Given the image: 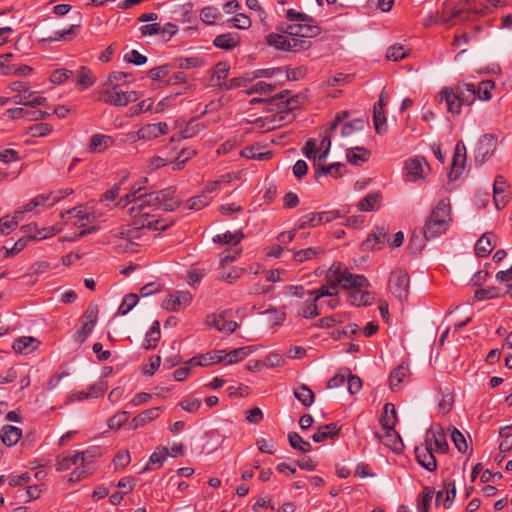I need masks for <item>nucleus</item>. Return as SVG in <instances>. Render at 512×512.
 Segmentation results:
<instances>
[{
    "label": "nucleus",
    "instance_id": "nucleus-1",
    "mask_svg": "<svg viewBox=\"0 0 512 512\" xmlns=\"http://www.w3.org/2000/svg\"><path fill=\"white\" fill-rule=\"evenodd\" d=\"M287 22L276 25V32L265 36V42L275 50L289 53H299L308 50L312 43L305 38H313L321 33V28L315 24L310 15L287 9L284 13Z\"/></svg>",
    "mask_w": 512,
    "mask_h": 512
},
{
    "label": "nucleus",
    "instance_id": "nucleus-2",
    "mask_svg": "<svg viewBox=\"0 0 512 512\" xmlns=\"http://www.w3.org/2000/svg\"><path fill=\"white\" fill-rule=\"evenodd\" d=\"M326 284L321 285L318 289L307 291V295H313L315 299L320 300L322 297H333L338 295V288H351L363 285L366 277L363 275H354L343 267L340 262H334L326 273Z\"/></svg>",
    "mask_w": 512,
    "mask_h": 512
},
{
    "label": "nucleus",
    "instance_id": "nucleus-3",
    "mask_svg": "<svg viewBox=\"0 0 512 512\" xmlns=\"http://www.w3.org/2000/svg\"><path fill=\"white\" fill-rule=\"evenodd\" d=\"M175 188L168 187L149 193L141 192V203L130 208V215L141 212L147 207L162 208L164 211H174L181 205V198L175 194Z\"/></svg>",
    "mask_w": 512,
    "mask_h": 512
},
{
    "label": "nucleus",
    "instance_id": "nucleus-4",
    "mask_svg": "<svg viewBox=\"0 0 512 512\" xmlns=\"http://www.w3.org/2000/svg\"><path fill=\"white\" fill-rule=\"evenodd\" d=\"M451 217L449 199L444 198L438 202L425 221L422 230L426 240H432L447 232Z\"/></svg>",
    "mask_w": 512,
    "mask_h": 512
},
{
    "label": "nucleus",
    "instance_id": "nucleus-5",
    "mask_svg": "<svg viewBox=\"0 0 512 512\" xmlns=\"http://www.w3.org/2000/svg\"><path fill=\"white\" fill-rule=\"evenodd\" d=\"M388 287L391 293L399 300L407 299L410 287V277L406 270L396 269L389 277Z\"/></svg>",
    "mask_w": 512,
    "mask_h": 512
},
{
    "label": "nucleus",
    "instance_id": "nucleus-6",
    "mask_svg": "<svg viewBox=\"0 0 512 512\" xmlns=\"http://www.w3.org/2000/svg\"><path fill=\"white\" fill-rule=\"evenodd\" d=\"M103 95L105 103L116 107L126 106L141 97V93L138 91L123 92L119 90V84L113 85L111 90H106Z\"/></svg>",
    "mask_w": 512,
    "mask_h": 512
},
{
    "label": "nucleus",
    "instance_id": "nucleus-7",
    "mask_svg": "<svg viewBox=\"0 0 512 512\" xmlns=\"http://www.w3.org/2000/svg\"><path fill=\"white\" fill-rule=\"evenodd\" d=\"M66 215H71L77 218L75 221V226L78 228H83L77 235L76 238L84 237L92 232L97 230L95 225H90L86 227L87 223H92L95 219L94 215L88 213L83 206L74 207L70 210H67L65 213H61V218H64Z\"/></svg>",
    "mask_w": 512,
    "mask_h": 512
},
{
    "label": "nucleus",
    "instance_id": "nucleus-8",
    "mask_svg": "<svg viewBox=\"0 0 512 512\" xmlns=\"http://www.w3.org/2000/svg\"><path fill=\"white\" fill-rule=\"evenodd\" d=\"M131 217L133 219L132 225H134L136 229L148 228L154 231H165L174 224L173 221L168 222L164 219L150 220L151 215L144 210L141 212H135V215H131Z\"/></svg>",
    "mask_w": 512,
    "mask_h": 512
},
{
    "label": "nucleus",
    "instance_id": "nucleus-9",
    "mask_svg": "<svg viewBox=\"0 0 512 512\" xmlns=\"http://www.w3.org/2000/svg\"><path fill=\"white\" fill-rule=\"evenodd\" d=\"M425 445L427 447L435 446V452L445 454L449 450L446 434L440 424L432 425L426 432Z\"/></svg>",
    "mask_w": 512,
    "mask_h": 512
},
{
    "label": "nucleus",
    "instance_id": "nucleus-10",
    "mask_svg": "<svg viewBox=\"0 0 512 512\" xmlns=\"http://www.w3.org/2000/svg\"><path fill=\"white\" fill-rule=\"evenodd\" d=\"M467 10L468 9H466V5L461 1L456 3L453 7H449L445 2L443 4L440 23L447 26H453L457 20H468L471 14H467Z\"/></svg>",
    "mask_w": 512,
    "mask_h": 512
},
{
    "label": "nucleus",
    "instance_id": "nucleus-11",
    "mask_svg": "<svg viewBox=\"0 0 512 512\" xmlns=\"http://www.w3.org/2000/svg\"><path fill=\"white\" fill-rule=\"evenodd\" d=\"M497 145V137L493 134H484L478 141L475 150V161L477 163H484L495 152Z\"/></svg>",
    "mask_w": 512,
    "mask_h": 512
},
{
    "label": "nucleus",
    "instance_id": "nucleus-12",
    "mask_svg": "<svg viewBox=\"0 0 512 512\" xmlns=\"http://www.w3.org/2000/svg\"><path fill=\"white\" fill-rule=\"evenodd\" d=\"M440 101H445L447 111L452 114H459L461 106L464 105V91L457 89L454 91L452 88H443L439 93Z\"/></svg>",
    "mask_w": 512,
    "mask_h": 512
},
{
    "label": "nucleus",
    "instance_id": "nucleus-13",
    "mask_svg": "<svg viewBox=\"0 0 512 512\" xmlns=\"http://www.w3.org/2000/svg\"><path fill=\"white\" fill-rule=\"evenodd\" d=\"M207 323L218 331L227 333H233L238 327L237 322L232 320V312L229 310L209 315Z\"/></svg>",
    "mask_w": 512,
    "mask_h": 512
},
{
    "label": "nucleus",
    "instance_id": "nucleus-14",
    "mask_svg": "<svg viewBox=\"0 0 512 512\" xmlns=\"http://www.w3.org/2000/svg\"><path fill=\"white\" fill-rule=\"evenodd\" d=\"M466 162V147L463 141H458L453 155V160L451 164V170L449 172V179L456 180L464 169V165Z\"/></svg>",
    "mask_w": 512,
    "mask_h": 512
},
{
    "label": "nucleus",
    "instance_id": "nucleus-15",
    "mask_svg": "<svg viewBox=\"0 0 512 512\" xmlns=\"http://www.w3.org/2000/svg\"><path fill=\"white\" fill-rule=\"evenodd\" d=\"M192 301V295L186 291H178L168 295L162 302V307L168 311H179Z\"/></svg>",
    "mask_w": 512,
    "mask_h": 512
},
{
    "label": "nucleus",
    "instance_id": "nucleus-16",
    "mask_svg": "<svg viewBox=\"0 0 512 512\" xmlns=\"http://www.w3.org/2000/svg\"><path fill=\"white\" fill-rule=\"evenodd\" d=\"M415 457L419 465L426 470L433 472L437 469V461L432 447H415Z\"/></svg>",
    "mask_w": 512,
    "mask_h": 512
},
{
    "label": "nucleus",
    "instance_id": "nucleus-17",
    "mask_svg": "<svg viewBox=\"0 0 512 512\" xmlns=\"http://www.w3.org/2000/svg\"><path fill=\"white\" fill-rule=\"evenodd\" d=\"M314 177L318 180L323 175H330L333 178L341 177L344 174L345 164L335 162L329 165H322L321 162L314 161Z\"/></svg>",
    "mask_w": 512,
    "mask_h": 512
},
{
    "label": "nucleus",
    "instance_id": "nucleus-18",
    "mask_svg": "<svg viewBox=\"0 0 512 512\" xmlns=\"http://www.w3.org/2000/svg\"><path fill=\"white\" fill-rule=\"evenodd\" d=\"M309 298L303 302L297 312L298 317L310 319L315 318L321 314L322 303L315 299L313 295H308Z\"/></svg>",
    "mask_w": 512,
    "mask_h": 512
},
{
    "label": "nucleus",
    "instance_id": "nucleus-19",
    "mask_svg": "<svg viewBox=\"0 0 512 512\" xmlns=\"http://www.w3.org/2000/svg\"><path fill=\"white\" fill-rule=\"evenodd\" d=\"M494 234L492 232H485L477 240L474 252L479 258L487 257L495 248L496 243L493 242Z\"/></svg>",
    "mask_w": 512,
    "mask_h": 512
},
{
    "label": "nucleus",
    "instance_id": "nucleus-20",
    "mask_svg": "<svg viewBox=\"0 0 512 512\" xmlns=\"http://www.w3.org/2000/svg\"><path fill=\"white\" fill-rule=\"evenodd\" d=\"M162 409V407H153L139 413L128 423V429L135 430L158 418Z\"/></svg>",
    "mask_w": 512,
    "mask_h": 512
},
{
    "label": "nucleus",
    "instance_id": "nucleus-21",
    "mask_svg": "<svg viewBox=\"0 0 512 512\" xmlns=\"http://www.w3.org/2000/svg\"><path fill=\"white\" fill-rule=\"evenodd\" d=\"M368 286V280L361 286L355 285V287L344 288L349 291V301L353 305L366 306L370 304L371 297L368 292L363 291L364 287Z\"/></svg>",
    "mask_w": 512,
    "mask_h": 512
},
{
    "label": "nucleus",
    "instance_id": "nucleus-22",
    "mask_svg": "<svg viewBox=\"0 0 512 512\" xmlns=\"http://www.w3.org/2000/svg\"><path fill=\"white\" fill-rule=\"evenodd\" d=\"M341 427L337 423H328L321 425L312 435V440L316 443L323 442L327 439H335L340 434Z\"/></svg>",
    "mask_w": 512,
    "mask_h": 512
},
{
    "label": "nucleus",
    "instance_id": "nucleus-23",
    "mask_svg": "<svg viewBox=\"0 0 512 512\" xmlns=\"http://www.w3.org/2000/svg\"><path fill=\"white\" fill-rule=\"evenodd\" d=\"M88 451L76 452L72 456L57 457V471L64 472L73 466L82 465L87 459Z\"/></svg>",
    "mask_w": 512,
    "mask_h": 512
},
{
    "label": "nucleus",
    "instance_id": "nucleus-24",
    "mask_svg": "<svg viewBox=\"0 0 512 512\" xmlns=\"http://www.w3.org/2000/svg\"><path fill=\"white\" fill-rule=\"evenodd\" d=\"M379 422L382 428L387 431V434L391 431L395 432L394 428L397 422V413L394 404L388 402L384 405Z\"/></svg>",
    "mask_w": 512,
    "mask_h": 512
},
{
    "label": "nucleus",
    "instance_id": "nucleus-25",
    "mask_svg": "<svg viewBox=\"0 0 512 512\" xmlns=\"http://www.w3.org/2000/svg\"><path fill=\"white\" fill-rule=\"evenodd\" d=\"M113 137L103 134H94L88 146V151L91 153H101L108 147L114 145Z\"/></svg>",
    "mask_w": 512,
    "mask_h": 512
},
{
    "label": "nucleus",
    "instance_id": "nucleus-26",
    "mask_svg": "<svg viewBox=\"0 0 512 512\" xmlns=\"http://www.w3.org/2000/svg\"><path fill=\"white\" fill-rule=\"evenodd\" d=\"M406 167L408 174L415 181L424 177V171L426 168H428V163L423 157H415L408 161Z\"/></svg>",
    "mask_w": 512,
    "mask_h": 512
},
{
    "label": "nucleus",
    "instance_id": "nucleus-27",
    "mask_svg": "<svg viewBox=\"0 0 512 512\" xmlns=\"http://www.w3.org/2000/svg\"><path fill=\"white\" fill-rule=\"evenodd\" d=\"M0 437L4 445L11 447L21 439L22 430L12 425H5L1 430Z\"/></svg>",
    "mask_w": 512,
    "mask_h": 512
},
{
    "label": "nucleus",
    "instance_id": "nucleus-28",
    "mask_svg": "<svg viewBox=\"0 0 512 512\" xmlns=\"http://www.w3.org/2000/svg\"><path fill=\"white\" fill-rule=\"evenodd\" d=\"M161 332H160V323L159 321L155 320L149 331L145 335V340L143 342L142 347L145 350H152L157 347V344L160 340Z\"/></svg>",
    "mask_w": 512,
    "mask_h": 512
},
{
    "label": "nucleus",
    "instance_id": "nucleus-29",
    "mask_svg": "<svg viewBox=\"0 0 512 512\" xmlns=\"http://www.w3.org/2000/svg\"><path fill=\"white\" fill-rule=\"evenodd\" d=\"M239 43V36L236 34L226 33L216 36L213 44L220 49L231 50Z\"/></svg>",
    "mask_w": 512,
    "mask_h": 512
},
{
    "label": "nucleus",
    "instance_id": "nucleus-30",
    "mask_svg": "<svg viewBox=\"0 0 512 512\" xmlns=\"http://www.w3.org/2000/svg\"><path fill=\"white\" fill-rule=\"evenodd\" d=\"M324 223V213H308L302 216L297 222L298 229H305L307 227H317Z\"/></svg>",
    "mask_w": 512,
    "mask_h": 512
},
{
    "label": "nucleus",
    "instance_id": "nucleus-31",
    "mask_svg": "<svg viewBox=\"0 0 512 512\" xmlns=\"http://www.w3.org/2000/svg\"><path fill=\"white\" fill-rule=\"evenodd\" d=\"M294 396L305 407H310L315 400L314 392L305 384L294 389Z\"/></svg>",
    "mask_w": 512,
    "mask_h": 512
},
{
    "label": "nucleus",
    "instance_id": "nucleus-32",
    "mask_svg": "<svg viewBox=\"0 0 512 512\" xmlns=\"http://www.w3.org/2000/svg\"><path fill=\"white\" fill-rule=\"evenodd\" d=\"M409 375V369L407 366L399 365L393 369L389 375V384L392 390L399 388L403 380Z\"/></svg>",
    "mask_w": 512,
    "mask_h": 512
},
{
    "label": "nucleus",
    "instance_id": "nucleus-33",
    "mask_svg": "<svg viewBox=\"0 0 512 512\" xmlns=\"http://www.w3.org/2000/svg\"><path fill=\"white\" fill-rule=\"evenodd\" d=\"M94 83L95 78L92 71L86 66H81L77 71L76 84L80 86L81 90H84L94 85Z\"/></svg>",
    "mask_w": 512,
    "mask_h": 512
},
{
    "label": "nucleus",
    "instance_id": "nucleus-34",
    "mask_svg": "<svg viewBox=\"0 0 512 512\" xmlns=\"http://www.w3.org/2000/svg\"><path fill=\"white\" fill-rule=\"evenodd\" d=\"M381 195L379 193H370L362 198L358 203V209L360 211H374L379 207Z\"/></svg>",
    "mask_w": 512,
    "mask_h": 512
},
{
    "label": "nucleus",
    "instance_id": "nucleus-35",
    "mask_svg": "<svg viewBox=\"0 0 512 512\" xmlns=\"http://www.w3.org/2000/svg\"><path fill=\"white\" fill-rule=\"evenodd\" d=\"M241 157L254 160H269L272 157L270 151L261 152L259 146H247L240 152Z\"/></svg>",
    "mask_w": 512,
    "mask_h": 512
},
{
    "label": "nucleus",
    "instance_id": "nucleus-36",
    "mask_svg": "<svg viewBox=\"0 0 512 512\" xmlns=\"http://www.w3.org/2000/svg\"><path fill=\"white\" fill-rule=\"evenodd\" d=\"M370 156V151L363 147H355L348 149L346 157L349 163L357 165L360 162H366Z\"/></svg>",
    "mask_w": 512,
    "mask_h": 512
},
{
    "label": "nucleus",
    "instance_id": "nucleus-37",
    "mask_svg": "<svg viewBox=\"0 0 512 512\" xmlns=\"http://www.w3.org/2000/svg\"><path fill=\"white\" fill-rule=\"evenodd\" d=\"M254 350H255L254 346H245V347L233 349L229 352L225 351L224 355L226 356V359H228L227 364H233V363H237V362L243 360Z\"/></svg>",
    "mask_w": 512,
    "mask_h": 512
},
{
    "label": "nucleus",
    "instance_id": "nucleus-38",
    "mask_svg": "<svg viewBox=\"0 0 512 512\" xmlns=\"http://www.w3.org/2000/svg\"><path fill=\"white\" fill-rule=\"evenodd\" d=\"M435 491L432 487L425 486L417 500V509L419 512H429L431 502Z\"/></svg>",
    "mask_w": 512,
    "mask_h": 512
},
{
    "label": "nucleus",
    "instance_id": "nucleus-39",
    "mask_svg": "<svg viewBox=\"0 0 512 512\" xmlns=\"http://www.w3.org/2000/svg\"><path fill=\"white\" fill-rule=\"evenodd\" d=\"M445 498L443 500V507L448 509L451 507L456 496V485L452 479H445L442 483Z\"/></svg>",
    "mask_w": 512,
    "mask_h": 512
},
{
    "label": "nucleus",
    "instance_id": "nucleus-40",
    "mask_svg": "<svg viewBox=\"0 0 512 512\" xmlns=\"http://www.w3.org/2000/svg\"><path fill=\"white\" fill-rule=\"evenodd\" d=\"M144 190V186H133L132 191L119 199L116 203L117 207L125 208L128 204L133 202L141 203V192Z\"/></svg>",
    "mask_w": 512,
    "mask_h": 512
},
{
    "label": "nucleus",
    "instance_id": "nucleus-41",
    "mask_svg": "<svg viewBox=\"0 0 512 512\" xmlns=\"http://www.w3.org/2000/svg\"><path fill=\"white\" fill-rule=\"evenodd\" d=\"M288 441L293 449L307 453L312 450V446L308 441H305L298 433L289 432Z\"/></svg>",
    "mask_w": 512,
    "mask_h": 512
},
{
    "label": "nucleus",
    "instance_id": "nucleus-42",
    "mask_svg": "<svg viewBox=\"0 0 512 512\" xmlns=\"http://www.w3.org/2000/svg\"><path fill=\"white\" fill-rule=\"evenodd\" d=\"M204 65V60L201 57H188L175 59L171 65L178 69H192Z\"/></svg>",
    "mask_w": 512,
    "mask_h": 512
},
{
    "label": "nucleus",
    "instance_id": "nucleus-43",
    "mask_svg": "<svg viewBox=\"0 0 512 512\" xmlns=\"http://www.w3.org/2000/svg\"><path fill=\"white\" fill-rule=\"evenodd\" d=\"M244 238V234L241 230H238L234 233L227 231L223 234H218L213 237V242L217 244H229V243H240V241Z\"/></svg>",
    "mask_w": 512,
    "mask_h": 512
},
{
    "label": "nucleus",
    "instance_id": "nucleus-44",
    "mask_svg": "<svg viewBox=\"0 0 512 512\" xmlns=\"http://www.w3.org/2000/svg\"><path fill=\"white\" fill-rule=\"evenodd\" d=\"M200 18L204 23L212 25L222 18V14L217 7L207 6L201 10Z\"/></svg>",
    "mask_w": 512,
    "mask_h": 512
},
{
    "label": "nucleus",
    "instance_id": "nucleus-45",
    "mask_svg": "<svg viewBox=\"0 0 512 512\" xmlns=\"http://www.w3.org/2000/svg\"><path fill=\"white\" fill-rule=\"evenodd\" d=\"M501 296L500 289L496 286L480 288L474 292V299L477 301L495 299Z\"/></svg>",
    "mask_w": 512,
    "mask_h": 512
},
{
    "label": "nucleus",
    "instance_id": "nucleus-46",
    "mask_svg": "<svg viewBox=\"0 0 512 512\" xmlns=\"http://www.w3.org/2000/svg\"><path fill=\"white\" fill-rule=\"evenodd\" d=\"M425 241H427L424 235L421 233L416 234L415 232L410 236L408 242V250L413 255H418L422 252L425 247Z\"/></svg>",
    "mask_w": 512,
    "mask_h": 512
},
{
    "label": "nucleus",
    "instance_id": "nucleus-47",
    "mask_svg": "<svg viewBox=\"0 0 512 512\" xmlns=\"http://www.w3.org/2000/svg\"><path fill=\"white\" fill-rule=\"evenodd\" d=\"M139 301V297L135 293H129L124 296L122 303L120 304L117 314L118 315H126L129 311H131Z\"/></svg>",
    "mask_w": 512,
    "mask_h": 512
},
{
    "label": "nucleus",
    "instance_id": "nucleus-48",
    "mask_svg": "<svg viewBox=\"0 0 512 512\" xmlns=\"http://www.w3.org/2000/svg\"><path fill=\"white\" fill-rule=\"evenodd\" d=\"M495 88V83L491 80L481 81L476 88V95L484 101L492 98V90Z\"/></svg>",
    "mask_w": 512,
    "mask_h": 512
},
{
    "label": "nucleus",
    "instance_id": "nucleus-49",
    "mask_svg": "<svg viewBox=\"0 0 512 512\" xmlns=\"http://www.w3.org/2000/svg\"><path fill=\"white\" fill-rule=\"evenodd\" d=\"M168 453L169 452L166 447L158 448L155 452L151 454L149 458V463L143 468L141 473L150 470L149 464H157L158 467H161L163 462L166 460Z\"/></svg>",
    "mask_w": 512,
    "mask_h": 512
},
{
    "label": "nucleus",
    "instance_id": "nucleus-50",
    "mask_svg": "<svg viewBox=\"0 0 512 512\" xmlns=\"http://www.w3.org/2000/svg\"><path fill=\"white\" fill-rule=\"evenodd\" d=\"M407 55L408 50L400 44L390 46L386 52V58L394 62L403 60Z\"/></svg>",
    "mask_w": 512,
    "mask_h": 512
},
{
    "label": "nucleus",
    "instance_id": "nucleus-51",
    "mask_svg": "<svg viewBox=\"0 0 512 512\" xmlns=\"http://www.w3.org/2000/svg\"><path fill=\"white\" fill-rule=\"evenodd\" d=\"M322 252V248L309 247L301 249L294 253L293 258L296 262L302 263L306 260L315 258L319 253Z\"/></svg>",
    "mask_w": 512,
    "mask_h": 512
},
{
    "label": "nucleus",
    "instance_id": "nucleus-52",
    "mask_svg": "<svg viewBox=\"0 0 512 512\" xmlns=\"http://www.w3.org/2000/svg\"><path fill=\"white\" fill-rule=\"evenodd\" d=\"M225 350H216L212 352H208L206 354H201V360L203 363V367H207L212 364L220 363L226 359L224 355Z\"/></svg>",
    "mask_w": 512,
    "mask_h": 512
},
{
    "label": "nucleus",
    "instance_id": "nucleus-53",
    "mask_svg": "<svg viewBox=\"0 0 512 512\" xmlns=\"http://www.w3.org/2000/svg\"><path fill=\"white\" fill-rule=\"evenodd\" d=\"M81 25L80 24H73L68 29L65 30H59L55 32V37L48 39V41H61V40H70L74 36L77 35Z\"/></svg>",
    "mask_w": 512,
    "mask_h": 512
},
{
    "label": "nucleus",
    "instance_id": "nucleus-54",
    "mask_svg": "<svg viewBox=\"0 0 512 512\" xmlns=\"http://www.w3.org/2000/svg\"><path fill=\"white\" fill-rule=\"evenodd\" d=\"M386 116L384 111L373 110V122L375 131L379 135H383L387 131Z\"/></svg>",
    "mask_w": 512,
    "mask_h": 512
},
{
    "label": "nucleus",
    "instance_id": "nucleus-55",
    "mask_svg": "<svg viewBox=\"0 0 512 512\" xmlns=\"http://www.w3.org/2000/svg\"><path fill=\"white\" fill-rule=\"evenodd\" d=\"M211 197L206 195L205 193L191 197L188 200V209L190 210H200L206 207L211 202Z\"/></svg>",
    "mask_w": 512,
    "mask_h": 512
},
{
    "label": "nucleus",
    "instance_id": "nucleus-56",
    "mask_svg": "<svg viewBox=\"0 0 512 512\" xmlns=\"http://www.w3.org/2000/svg\"><path fill=\"white\" fill-rule=\"evenodd\" d=\"M451 440L460 453H465L467 451L468 445L465 436L455 427H453L451 431Z\"/></svg>",
    "mask_w": 512,
    "mask_h": 512
},
{
    "label": "nucleus",
    "instance_id": "nucleus-57",
    "mask_svg": "<svg viewBox=\"0 0 512 512\" xmlns=\"http://www.w3.org/2000/svg\"><path fill=\"white\" fill-rule=\"evenodd\" d=\"M253 81L251 77H235L230 79L227 82L220 84V87L225 90H231L239 87H245L247 83Z\"/></svg>",
    "mask_w": 512,
    "mask_h": 512
},
{
    "label": "nucleus",
    "instance_id": "nucleus-58",
    "mask_svg": "<svg viewBox=\"0 0 512 512\" xmlns=\"http://www.w3.org/2000/svg\"><path fill=\"white\" fill-rule=\"evenodd\" d=\"M128 420V412L127 411H121L113 415L111 418H109L107 424L108 427L111 430H118L125 424Z\"/></svg>",
    "mask_w": 512,
    "mask_h": 512
},
{
    "label": "nucleus",
    "instance_id": "nucleus-59",
    "mask_svg": "<svg viewBox=\"0 0 512 512\" xmlns=\"http://www.w3.org/2000/svg\"><path fill=\"white\" fill-rule=\"evenodd\" d=\"M99 309L95 303H90L83 314L84 323L95 326L98 321Z\"/></svg>",
    "mask_w": 512,
    "mask_h": 512
},
{
    "label": "nucleus",
    "instance_id": "nucleus-60",
    "mask_svg": "<svg viewBox=\"0 0 512 512\" xmlns=\"http://www.w3.org/2000/svg\"><path fill=\"white\" fill-rule=\"evenodd\" d=\"M52 125L49 123H38L29 127V133L33 137H44L52 132Z\"/></svg>",
    "mask_w": 512,
    "mask_h": 512
},
{
    "label": "nucleus",
    "instance_id": "nucleus-61",
    "mask_svg": "<svg viewBox=\"0 0 512 512\" xmlns=\"http://www.w3.org/2000/svg\"><path fill=\"white\" fill-rule=\"evenodd\" d=\"M364 128V120L362 119H354L343 125L341 129V135L343 137L350 136L357 130H362Z\"/></svg>",
    "mask_w": 512,
    "mask_h": 512
},
{
    "label": "nucleus",
    "instance_id": "nucleus-62",
    "mask_svg": "<svg viewBox=\"0 0 512 512\" xmlns=\"http://www.w3.org/2000/svg\"><path fill=\"white\" fill-rule=\"evenodd\" d=\"M326 135L323 137L320 143L319 152H318V162L325 161L331 147V133L332 132H326Z\"/></svg>",
    "mask_w": 512,
    "mask_h": 512
},
{
    "label": "nucleus",
    "instance_id": "nucleus-63",
    "mask_svg": "<svg viewBox=\"0 0 512 512\" xmlns=\"http://www.w3.org/2000/svg\"><path fill=\"white\" fill-rule=\"evenodd\" d=\"M228 22H231L235 28L243 30L250 28L252 23L250 17L243 13L236 14Z\"/></svg>",
    "mask_w": 512,
    "mask_h": 512
},
{
    "label": "nucleus",
    "instance_id": "nucleus-64",
    "mask_svg": "<svg viewBox=\"0 0 512 512\" xmlns=\"http://www.w3.org/2000/svg\"><path fill=\"white\" fill-rule=\"evenodd\" d=\"M33 337H20L14 340L12 348L17 353H25L31 343L35 342Z\"/></svg>",
    "mask_w": 512,
    "mask_h": 512
}]
</instances>
